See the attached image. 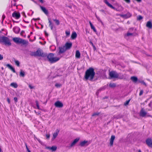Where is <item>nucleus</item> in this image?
<instances>
[{"label": "nucleus", "instance_id": "33", "mask_svg": "<svg viewBox=\"0 0 152 152\" xmlns=\"http://www.w3.org/2000/svg\"><path fill=\"white\" fill-rule=\"evenodd\" d=\"M53 20L55 21L57 25H58L60 24V22L59 20L57 19H53Z\"/></svg>", "mask_w": 152, "mask_h": 152}, {"label": "nucleus", "instance_id": "28", "mask_svg": "<svg viewBox=\"0 0 152 152\" xmlns=\"http://www.w3.org/2000/svg\"><path fill=\"white\" fill-rule=\"evenodd\" d=\"M10 85L11 86H12L14 88H17L18 86L17 84L16 83H11Z\"/></svg>", "mask_w": 152, "mask_h": 152}, {"label": "nucleus", "instance_id": "5", "mask_svg": "<svg viewBox=\"0 0 152 152\" xmlns=\"http://www.w3.org/2000/svg\"><path fill=\"white\" fill-rule=\"evenodd\" d=\"M109 75L111 78H118V74L115 71H112L109 72Z\"/></svg>", "mask_w": 152, "mask_h": 152}, {"label": "nucleus", "instance_id": "14", "mask_svg": "<svg viewBox=\"0 0 152 152\" xmlns=\"http://www.w3.org/2000/svg\"><path fill=\"white\" fill-rule=\"evenodd\" d=\"M12 16L17 19H18L20 17V15L19 12H17L15 11L12 14Z\"/></svg>", "mask_w": 152, "mask_h": 152}, {"label": "nucleus", "instance_id": "56", "mask_svg": "<svg viewBox=\"0 0 152 152\" xmlns=\"http://www.w3.org/2000/svg\"><path fill=\"white\" fill-rule=\"evenodd\" d=\"M39 1L41 3H43L44 1L43 0H39Z\"/></svg>", "mask_w": 152, "mask_h": 152}, {"label": "nucleus", "instance_id": "64", "mask_svg": "<svg viewBox=\"0 0 152 152\" xmlns=\"http://www.w3.org/2000/svg\"><path fill=\"white\" fill-rule=\"evenodd\" d=\"M100 11H101L103 12H104V10H101Z\"/></svg>", "mask_w": 152, "mask_h": 152}, {"label": "nucleus", "instance_id": "62", "mask_svg": "<svg viewBox=\"0 0 152 152\" xmlns=\"http://www.w3.org/2000/svg\"><path fill=\"white\" fill-rule=\"evenodd\" d=\"M33 2H34L35 3V4H37V2L36 1H35L34 0H31Z\"/></svg>", "mask_w": 152, "mask_h": 152}, {"label": "nucleus", "instance_id": "20", "mask_svg": "<svg viewBox=\"0 0 152 152\" xmlns=\"http://www.w3.org/2000/svg\"><path fill=\"white\" fill-rule=\"evenodd\" d=\"M115 139V136L114 135H112L110 140V145L112 146L114 140Z\"/></svg>", "mask_w": 152, "mask_h": 152}, {"label": "nucleus", "instance_id": "1", "mask_svg": "<svg viewBox=\"0 0 152 152\" xmlns=\"http://www.w3.org/2000/svg\"><path fill=\"white\" fill-rule=\"evenodd\" d=\"M94 69L92 67L89 68L85 72L84 77L86 80H92L95 75Z\"/></svg>", "mask_w": 152, "mask_h": 152}, {"label": "nucleus", "instance_id": "7", "mask_svg": "<svg viewBox=\"0 0 152 152\" xmlns=\"http://www.w3.org/2000/svg\"><path fill=\"white\" fill-rule=\"evenodd\" d=\"M2 42H4L5 45L9 46L11 45V43L10 42L9 39L7 37H4L3 38Z\"/></svg>", "mask_w": 152, "mask_h": 152}, {"label": "nucleus", "instance_id": "10", "mask_svg": "<svg viewBox=\"0 0 152 152\" xmlns=\"http://www.w3.org/2000/svg\"><path fill=\"white\" fill-rule=\"evenodd\" d=\"M80 138H77L74 140L71 143V145L68 147L69 148H71L72 147L74 146L75 144L79 141Z\"/></svg>", "mask_w": 152, "mask_h": 152}, {"label": "nucleus", "instance_id": "9", "mask_svg": "<svg viewBox=\"0 0 152 152\" xmlns=\"http://www.w3.org/2000/svg\"><path fill=\"white\" fill-rule=\"evenodd\" d=\"M64 46L66 50H69L72 46V43L71 42H66Z\"/></svg>", "mask_w": 152, "mask_h": 152}, {"label": "nucleus", "instance_id": "54", "mask_svg": "<svg viewBox=\"0 0 152 152\" xmlns=\"http://www.w3.org/2000/svg\"><path fill=\"white\" fill-rule=\"evenodd\" d=\"M29 87L30 88V89H33L34 88V87L33 86H31V85H29Z\"/></svg>", "mask_w": 152, "mask_h": 152}, {"label": "nucleus", "instance_id": "15", "mask_svg": "<svg viewBox=\"0 0 152 152\" xmlns=\"http://www.w3.org/2000/svg\"><path fill=\"white\" fill-rule=\"evenodd\" d=\"M55 106L57 107L61 108L63 107V105L62 103L59 101L56 102L54 104Z\"/></svg>", "mask_w": 152, "mask_h": 152}, {"label": "nucleus", "instance_id": "25", "mask_svg": "<svg viewBox=\"0 0 152 152\" xmlns=\"http://www.w3.org/2000/svg\"><path fill=\"white\" fill-rule=\"evenodd\" d=\"M80 51L77 50L76 52L75 57L77 58H80Z\"/></svg>", "mask_w": 152, "mask_h": 152}, {"label": "nucleus", "instance_id": "8", "mask_svg": "<svg viewBox=\"0 0 152 152\" xmlns=\"http://www.w3.org/2000/svg\"><path fill=\"white\" fill-rule=\"evenodd\" d=\"M147 145L150 148H152V139L148 138L145 141Z\"/></svg>", "mask_w": 152, "mask_h": 152}, {"label": "nucleus", "instance_id": "19", "mask_svg": "<svg viewBox=\"0 0 152 152\" xmlns=\"http://www.w3.org/2000/svg\"><path fill=\"white\" fill-rule=\"evenodd\" d=\"M13 31L16 34H18L20 30V28L18 27H15L13 29Z\"/></svg>", "mask_w": 152, "mask_h": 152}, {"label": "nucleus", "instance_id": "46", "mask_svg": "<svg viewBox=\"0 0 152 152\" xmlns=\"http://www.w3.org/2000/svg\"><path fill=\"white\" fill-rule=\"evenodd\" d=\"M26 148L27 151L28 152H31L30 151L29 149L28 148L26 144Z\"/></svg>", "mask_w": 152, "mask_h": 152}, {"label": "nucleus", "instance_id": "42", "mask_svg": "<svg viewBox=\"0 0 152 152\" xmlns=\"http://www.w3.org/2000/svg\"><path fill=\"white\" fill-rule=\"evenodd\" d=\"M134 28H132V27L131 28L129 29L128 31L131 32L133 31L134 30Z\"/></svg>", "mask_w": 152, "mask_h": 152}, {"label": "nucleus", "instance_id": "35", "mask_svg": "<svg viewBox=\"0 0 152 152\" xmlns=\"http://www.w3.org/2000/svg\"><path fill=\"white\" fill-rule=\"evenodd\" d=\"M130 100L131 99H129V100H127L126 101L124 104V105H125V106H127V105H128L130 101Z\"/></svg>", "mask_w": 152, "mask_h": 152}, {"label": "nucleus", "instance_id": "6", "mask_svg": "<svg viewBox=\"0 0 152 152\" xmlns=\"http://www.w3.org/2000/svg\"><path fill=\"white\" fill-rule=\"evenodd\" d=\"M104 2L109 7L114 10H115L118 11H120L121 10V9L119 10L118 9L114 7H113L111 4L109 3L108 1L107 0H104Z\"/></svg>", "mask_w": 152, "mask_h": 152}, {"label": "nucleus", "instance_id": "52", "mask_svg": "<svg viewBox=\"0 0 152 152\" xmlns=\"http://www.w3.org/2000/svg\"><path fill=\"white\" fill-rule=\"evenodd\" d=\"M3 59V56L0 54V60H2Z\"/></svg>", "mask_w": 152, "mask_h": 152}, {"label": "nucleus", "instance_id": "31", "mask_svg": "<svg viewBox=\"0 0 152 152\" xmlns=\"http://www.w3.org/2000/svg\"><path fill=\"white\" fill-rule=\"evenodd\" d=\"M114 118L117 119H118L122 117V116L120 115H118L116 116H114Z\"/></svg>", "mask_w": 152, "mask_h": 152}, {"label": "nucleus", "instance_id": "26", "mask_svg": "<svg viewBox=\"0 0 152 152\" xmlns=\"http://www.w3.org/2000/svg\"><path fill=\"white\" fill-rule=\"evenodd\" d=\"M48 20L49 23V26L50 27L51 29L52 30L53 29V25L52 23V22L50 20V18H48Z\"/></svg>", "mask_w": 152, "mask_h": 152}, {"label": "nucleus", "instance_id": "24", "mask_svg": "<svg viewBox=\"0 0 152 152\" xmlns=\"http://www.w3.org/2000/svg\"><path fill=\"white\" fill-rule=\"evenodd\" d=\"M131 79L133 81V82L135 83H136L138 80L137 77L135 76H132L131 77Z\"/></svg>", "mask_w": 152, "mask_h": 152}, {"label": "nucleus", "instance_id": "17", "mask_svg": "<svg viewBox=\"0 0 152 152\" xmlns=\"http://www.w3.org/2000/svg\"><path fill=\"white\" fill-rule=\"evenodd\" d=\"M57 147L56 146H52V147H46L45 148L51 150L52 152L55 151Z\"/></svg>", "mask_w": 152, "mask_h": 152}, {"label": "nucleus", "instance_id": "37", "mask_svg": "<svg viewBox=\"0 0 152 152\" xmlns=\"http://www.w3.org/2000/svg\"><path fill=\"white\" fill-rule=\"evenodd\" d=\"M55 86L57 88H59L62 86V85L60 83H56V84Z\"/></svg>", "mask_w": 152, "mask_h": 152}, {"label": "nucleus", "instance_id": "2", "mask_svg": "<svg viewBox=\"0 0 152 152\" xmlns=\"http://www.w3.org/2000/svg\"><path fill=\"white\" fill-rule=\"evenodd\" d=\"M48 60L51 63H54L58 61L60 58L59 57L54 56V54L53 53H50L48 55L47 54Z\"/></svg>", "mask_w": 152, "mask_h": 152}, {"label": "nucleus", "instance_id": "60", "mask_svg": "<svg viewBox=\"0 0 152 152\" xmlns=\"http://www.w3.org/2000/svg\"><path fill=\"white\" fill-rule=\"evenodd\" d=\"M108 98V97L107 96H105L103 98V99H107Z\"/></svg>", "mask_w": 152, "mask_h": 152}, {"label": "nucleus", "instance_id": "11", "mask_svg": "<svg viewBox=\"0 0 152 152\" xmlns=\"http://www.w3.org/2000/svg\"><path fill=\"white\" fill-rule=\"evenodd\" d=\"M132 14L129 12H127V13L124 15H120V16L124 18H127L130 17L132 16Z\"/></svg>", "mask_w": 152, "mask_h": 152}, {"label": "nucleus", "instance_id": "13", "mask_svg": "<svg viewBox=\"0 0 152 152\" xmlns=\"http://www.w3.org/2000/svg\"><path fill=\"white\" fill-rule=\"evenodd\" d=\"M147 112H146L144 109L142 108L140 112V115L142 117H144L147 114Z\"/></svg>", "mask_w": 152, "mask_h": 152}, {"label": "nucleus", "instance_id": "22", "mask_svg": "<svg viewBox=\"0 0 152 152\" xmlns=\"http://www.w3.org/2000/svg\"><path fill=\"white\" fill-rule=\"evenodd\" d=\"M146 26L149 28H152V23L151 22L148 21L146 24Z\"/></svg>", "mask_w": 152, "mask_h": 152}, {"label": "nucleus", "instance_id": "49", "mask_svg": "<svg viewBox=\"0 0 152 152\" xmlns=\"http://www.w3.org/2000/svg\"><path fill=\"white\" fill-rule=\"evenodd\" d=\"M7 101L9 104H10V100L9 98H7Z\"/></svg>", "mask_w": 152, "mask_h": 152}, {"label": "nucleus", "instance_id": "27", "mask_svg": "<svg viewBox=\"0 0 152 152\" xmlns=\"http://www.w3.org/2000/svg\"><path fill=\"white\" fill-rule=\"evenodd\" d=\"M25 76V73L22 70H21L20 73V76L22 77H24Z\"/></svg>", "mask_w": 152, "mask_h": 152}, {"label": "nucleus", "instance_id": "57", "mask_svg": "<svg viewBox=\"0 0 152 152\" xmlns=\"http://www.w3.org/2000/svg\"><path fill=\"white\" fill-rule=\"evenodd\" d=\"M5 15H3L2 16V18L3 19V20L5 18Z\"/></svg>", "mask_w": 152, "mask_h": 152}, {"label": "nucleus", "instance_id": "39", "mask_svg": "<svg viewBox=\"0 0 152 152\" xmlns=\"http://www.w3.org/2000/svg\"><path fill=\"white\" fill-rule=\"evenodd\" d=\"M15 64L18 66H20V62H19L17 60H15Z\"/></svg>", "mask_w": 152, "mask_h": 152}, {"label": "nucleus", "instance_id": "30", "mask_svg": "<svg viewBox=\"0 0 152 152\" xmlns=\"http://www.w3.org/2000/svg\"><path fill=\"white\" fill-rule=\"evenodd\" d=\"M58 135V133L56 132L55 133H54L53 135V137L52 138V139L53 140H54L55 139V138L57 137V135Z\"/></svg>", "mask_w": 152, "mask_h": 152}, {"label": "nucleus", "instance_id": "32", "mask_svg": "<svg viewBox=\"0 0 152 152\" xmlns=\"http://www.w3.org/2000/svg\"><path fill=\"white\" fill-rule=\"evenodd\" d=\"M109 86L111 88H114L116 86V84L114 83H110L109 85Z\"/></svg>", "mask_w": 152, "mask_h": 152}, {"label": "nucleus", "instance_id": "53", "mask_svg": "<svg viewBox=\"0 0 152 152\" xmlns=\"http://www.w3.org/2000/svg\"><path fill=\"white\" fill-rule=\"evenodd\" d=\"M50 135L49 134H46V137L47 139H49L50 137Z\"/></svg>", "mask_w": 152, "mask_h": 152}, {"label": "nucleus", "instance_id": "58", "mask_svg": "<svg viewBox=\"0 0 152 152\" xmlns=\"http://www.w3.org/2000/svg\"><path fill=\"white\" fill-rule=\"evenodd\" d=\"M24 33V31H22L20 33L21 35H22Z\"/></svg>", "mask_w": 152, "mask_h": 152}, {"label": "nucleus", "instance_id": "55", "mask_svg": "<svg viewBox=\"0 0 152 152\" xmlns=\"http://www.w3.org/2000/svg\"><path fill=\"white\" fill-rule=\"evenodd\" d=\"M44 32H45V35L47 36H48V34L47 33L46 31H44Z\"/></svg>", "mask_w": 152, "mask_h": 152}, {"label": "nucleus", "instance_id": "48", "mask_svg": "<svg viewBox=\"0 0 152 152\" xmlns=\"http://www.w3.org/2000/svg\"><path fill=\"white\" fill-rule=\"evenodd\" d=\"M127 3H129L130 2V0H124Z\"/></svg>", "mask_w": 152, "mask_h": 152}, {"label": "nucleus", "instance_id": "59", "mask_svg": "<svg viewBox=\"0 0 152 152\" xmlns=\"http://www.w3.org/2000/svg\"><path fill=\"white\" fill-rule=\"evenodd\" d=\"M89 23L91 26L93 25L91 21H89Z\"/></svg>", "mask_w": 152, "mask_h": 152}, {"label": "nucleus", "instance_id": "50", "mask_svg": "<svg viewBox=\"0 0 152 152\" xmlns=\"http://www.w3.org/2000/svg\"><path fill=\"white\" fill-rule=\"evenodd\" d=\"M14 100L15 102H16L18 101V99L16 97H15L14 98Z\"/></svg>", "mask_w": 152, "mask_h": 152}, {"label": "nucleus", "instance_id": "18", "mask_svg": "<svg viewBox=\"0 0 152 152\" xmlns=\"http://www.w3.org/2000/svg\"><path fill=\"white\" fill-rule=\"evenodd\" d=\"M5 65L11 69L14 73L16 72L15 69L10 65L9 64H6Z\"/></svg>", "mask_w": 152, "mask_h": 152}, {"label": "nucleus", "instance_id": "51", "mask_svg": "<svg viewBox=\"0 0 152 152\" xmlns=\"http://www.w3.org/2000/svg\"><path fill=\"white\" fill-rule=\"evenodd\" d=\"M141 83H142L143 85H145V86H146V83L143 81H141Z\"/></svg>", "mask_w": 152, "mask_h": 152}, {"label": "nucleus", "instance_id": "43", "mask_svg": "<svg viewBox=\"0 0 152 152\" xmlns=\"http://www.w3.org/2000/svg\"><path fill=\"white\" fill-rule=\"evenodd\" d=\"M66 34V36H69L70 35V31H66L65 32Z\"/></svg>", "mask_w": 152, "mask_h": 152}, {"label": "nucleus", "instance_id": "47", "mask_svg": "<svg viewBox=\"0 0 152 152\" xmlns=\"http://www.w3.org/2000/svg\"><path fill=\"white\" fill-rule=\"evenodd\" d=\"M4 37H0V42H2L3 38Z\"/></svg>", "mask_w": 152, "mask_h": 152}, {"label": "nucleus", "instance_id": "23", "mask_svg": "<svg viewBox=\"0 0 152 152\" xmlns=\"http://www.w3.org/2000/svg\"><path fill=\"white\" fill-rule=\"evenodd\" d=\"M77 37V34L76 32H72L71 36V38L72 39H75Z\"/></svg>", "mask_w": 152, "mask_h": 152}, {"label": "nucleus", "instance_id": "40", "mask_svg": "<svg viewBox=\"0 0 152 152\" xmlns=\"http://www.w3.org/2000/svg\"><path fill=\"white\" fill-rule=\"evenodd\" d=\"M91 28L93 30V31L96 32V30L95 28V27H94V26H93V25L91 26Z\"/></svg>", "mask_w": 152, "mask_h": 152}, {"label": "nucleus", "instance_id": "45", "mask_svg": "<svg viewBox=\"0 0 152 152\" xmlns=\"http://www.w3.org/2000/svg\"><path fill=\"white\" fill-rule=\"evenodd\" d=\"M143 90H141L140 91V93H139V95L140 96H141L142 95L143 93Z\"/></svg>", "mask_w": 152, "mask_h": 152}, {"label": "nucleus", "instance_id": "16", "mask_svg": "<svg viewBox=\"0 0 152 152\" xmlns=\"http://www.w3.org/2000/svg\"><path fill=\"white\" fill-rule=\"evenodd\" d=\"M88 141L84 140L81 142L80 143V145L82 147H83L85 146H88L89 144Z\"/></svg>", "mask_w": 152, "mask_h": 152}, {"label": "nucleus", "instance_id": "38", "mask_svg": "<svg viewBox=\"0 0 152 152\" xmlns=\"http://www.w3.org/2000/svg\"><path fill=\"white\" fill-rule=\"evenodd\" d=\"M100 113L99 112L94 113L92 115V116H94L96 115H98Z\"/></svg>", "mask_w": 152, "mask_h": 152}, {"label": "nucleus", "instance_id": "41", "mask_svg": "<svg viewBox=\"0 0 152 152\" xmlns=\"http://www.w3.org/2000/svg\"><path fill=\"white\" fill-rule=\"evenodd\" d=\"M36 105L37 107V108L38 109H39V105L38 102L37 101H36L35 102Z\"/></svg>", "mask_w": 152, "mask_h": 152}, {"label": "nucleus", "instance_id": "4", "mask_svg": "<svg viewBox=\"0 0 152 152\" xmlns=\"http://www.w3.org/2000/svg\"><path fill=\"white\" fill-rule=\"evenodd\" d=\"M12 40L17 44H22L23 45L26 46L28 44V42L27 41L20 38L15 37L13 38Z\"/></svg>", "mask_w": 152, "mask_h": 152}, {"label": "nucleus", "instance_id": "44", "mask_svg": "<svg viewBox=\"0 0 152 152\" xmlns=\"http://www.w3.org/2000/svg\"><path fill=\"white\" fill-rule=\"evenodd\" d=\"M95 15H96V18L99 21H100V22H101V20L96 15V14H95Z\"/></svg>", "mask_w": 152, "mask_h": 152}, {"label": "nucleus", "instance_id": "63", "mask_svg": "<svg viewBox=\"0 0 152 152\" xmlns=\"http://www.w3.org/2000/svg\"><path fill=\"white\" fill-rule=\"evenodd\" d=\"M91 44H92V45L93 46V47H94L95 48V46H94V44H93V43H92V42H91Z\"/></svg>", "mask_w": 152, "mask_h": 152}, {"label": "nucleus", "instance_id": "3", "mask_svg": "<svg viewBox=\"0 0 152 152\" xmlns=\"http://www.w3.org/2000/svg\"><path fill=\"white\" fill-rule=\"evenodd\" d=\"M30 55L31 56L46 57L47 54L44 53L42 50H38L35 52H31Z\"/></svg>", "mask_w": 152, "mask_h": 152}, {"label": "nucleus", "instance_id": "12", "mask_svg": "<svg viewBox=\"0 0 152 152\" xmlns=\"http://www.w3.org/2000/svg\"><path fill=\"white\" fill-rule=\"evenodd\" d=\"M59 51L58 53L59 54H60L61 53H63L65 52L66 50V49L65 48L64 46L62 47H59Z\"/></svg>", "mask_w": 152, "mask_h": 152}, {"label": "nucleus", "instance_id": "61", "mask_svg": "<svg viewBox=\"0 0 152 152\" xmlns=\"http://www.w3.org/2000/svg\"><path fill=\"white\" fill-rule=\"evenodd\" d=\"M67 7L70 8V9H72V7L71 5L68 6Z\"/></svg>", "mask_w": 152, "mask_h": 152}, {"label": "nucleus", "instance_id": "29", "mask_svg": "<svg viewBox=\"0 0 152 152\" xmlns=\"http://www.w3.org/2000/svg\"><path fill=\"white\" fill-rule=\"evenodd\" d=\"M133 34L131 33L130 32L128 31L127 34L125 35V37H129V36H133Z\"/></svg>", "mask_w": 152, "mask_h": 152}, {"label": "nucleus", "instance_id": "21", "mask_svg": "<svg viewBox=\"0 0 152 152\" xmlns=\"http://www.w3.org/2000/svg\"><path fill=\"white\" fill-rule=\"evenodd\" d=\"M40 8L42 11L46 15L48 14V11L46 9L45 7H43L42 6H40Z\"/></svg>", "mask_w": 152, "mask_h": 152}, {"label": "nucleus", "instance_id": "36", "mask_svg": "<svg viewBox=\"0 0 152 152\" xmlns=\"http://www.w3.org/2000/svg\"><path fill=\"white\" fill-rule=\"evenodd\" d=\"M16 1L15 0H14L12 2L11 6H16Z\"/></svg>", "mask_w": 152, "mask_h": 152}, {"label": "nucleus", "instance_id": "34", "mask_svg": "<svg viewBox=\"0 0 152 152\" xmlns=\"http://www.w3.org/2000/svg\"><path fill=\"white\" fill-rule=\"evenodd\" d=\"M143 19V17L141 15H139L137 17V20H140Z\"/></svg>", "mask_w": 152, "mask_h": 152}]
</instances>
